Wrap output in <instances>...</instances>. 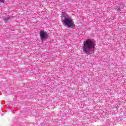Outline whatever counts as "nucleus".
<instances>
[{"mask_svg": "<svg viewBox=\"0 0 126 126\" xmlns=\"http://www.w3.org/2000/svg\"><path fill=\"white\" fill-rule=\"evenodd\" d=\"M95 41L94 39H86L82 44V51L84 54H92L95 51Z\"/></svg>", "mask_w": 126, "mask_h": 126, "instance_id": "f257e3e1", "label": "nucleus"}, {"mask_svg": "<svg viewBox=\"0 0 126 126\" xmlns=\"http://www.w3.org/2000/svg\"><path fill=\"white\" fill-rule=\"evenodd\" d=\"M62 22L64 26H67L68 28H73L74 27V22L72 20L71 16H69L66 13L63 12L62 13Z\"/></svg>", "mask_w": 126, "mask_h": 126, "instance_id": "f03ea898", "label": "nucleus"}, {"mask_svg": "<svg viewBox=\"0 0 126 126\" xmlns=\"http://www.w3.org/2000/svg\"><path fill=\"white\" fill-rule=\"evenodd\" d=\"M39 35L42 41L49 37V34L44 31H41L39 32Z\"/></svg>", "mask_w": 126, "mask_h": 126, "instance_id": "7ed1b4c3", "label": "nucleus"}, {"mask_svg": "<svg viewBox=\"0 0 126 126\" xmlns=\"http://www.w3.org/2000/svg\"><path fill=\"white\" fill-rule=\"evenodd\" d=\"M3 20H4V21H5V22H7L8 21H9V20H10V18H9V17L3 18Z\"/></svg>", "mask_w": 126, "mask_h": 126, "instance_id": "20e7f679", "label": "nucleus"}, {"mask_svg": "<svg viewBox=\"0 0 126 126\" xmlns=\"http://www.w3.org/2000/svg\"><path fill=\"white\" fill-rule=\"evenodd\" d=\"M115 9H117V10H118V11H121V8L120 7H117L115 8Z\"/></svg>", "mask_w": 126, "mask_h": 126, "instance_id": "39448f33", "label": "nucleus"}, {"mask_svg": "<svg viewBox=\"0 0 126 126\" xmlns=\"http://www.w3.org/2000/svg\"><path fill=\"white\" fill-rule=\"evenodd\" d=\"M0 2L1 3H4V0H0Z\"/></svg>", "mask_w": 126, "mask_h": 126, "instance_id": "423d86ee", "label": "nucleus"}]
</instances>
